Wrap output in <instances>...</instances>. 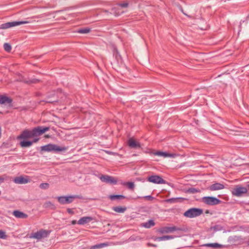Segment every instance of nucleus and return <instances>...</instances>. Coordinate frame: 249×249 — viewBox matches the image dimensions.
<instances>
[{"label":"nucleus","instance_id":"obj_46","mask_svg":"<svg viewBox=\"0 0 249 249\" xmlns=\"http://www.w3.org/2000/svg\"><path fill=\"white\" fill-rule=\"evenodd\" d=\"M54 102H55V101L49 100L47 101L48 103H53Z\"/></svg>","mask_w":249,"mask_h":249},{"label":"nucleus","instance_id":"obj_39","mask_svg":"<svg viewBox=\"0 0 249 249\" xmlns=\"http://www.w3.org/2000/svg\"><path fill=\"white\" fill-rule=\"evenodd\" d=\"M142 198L149 201H152L154 199V197L151 196H144Z\"/></svg>","mask_w":249,"mask_h":249},{"label":"nucleus","instance_id":"obj_25","mask_svg":"<svg viewBox=\"0 0 249 249\" xmlns=\"http://www.w3.org/2000/svg\"><path fill=\"white\" fill-rule=\"evenodd\" d=\"M112 210L116 213H124L126 210V207L120 206L113 207Z\"/></svg>","mask_w":249,"mask_h":249},{"label":"nucleus","instance_id":"obj_32","mask_svg":"<svg viewBox=\"0 0 249 249\" xmlns=\"http://www.w3.org/2000/svg\"><path fill=\"white\" fill-rule=\"evenodd\" d=\"M54 205L51 201H47L43 204V207L45 208H53Z\"/></svg>","mask_w":249,"mask_h":249},{"label":"nucleus","instance_id":"obj_52","mask_svg":"<svg viewBox=\"0 0 249 249\" xmlns=\"http://www.w3.org/2000/svg\"><path fill=\"white\" fill-rule=\"evenodd\" d=\"M138 198H142V197H140V196H138Z\"/></svg>","mask_w":249,"mask_h":249},{"label":"nucleus","instance_id":"obj_3","mask_svg":"<svg viewBox=\"0 0 249 249\" xmlns=\"http://www.w3.org/2000/svg\"><path fill=\"white\" fill-rule=\"evenodd\" d=\"M203 213L201 209L192 208L186 211L183 214L184 216L189 218H194L200 215Z\"/></svg>","mask_w":249,"mask_h":249},{"label":"nucleus","instance_id":"obj_51","mask_svg":"<svg viewBox=\"0 0 249 249\" xmlns=\"http://www.w3.org/2000/svg\"><path fill=\"white\" fill-rule=\"evenodd\" d=\"M132 156H137V155L136 154H133Z\"/></svg>","mask_w":249,"mask_h":249},{"label":"nucleus","instance_id":"obj_50","mask_svg":"<svg viewBox=\"0 0 249 249\" xmlns=\"http://www.w3.org/2000/svg\"><path fill=\"white\" fill-rule=\"evenodd\" d=\"M203 156H210L211 155H204Z\"/></svg>","mask_w":249,"mask_h":249},{"label":"nucleus","instance_id":"obj_18","mask_svg":"<svg viewBox=\"0 0 249 249\" xmlns=\"http://www.w3.org/2000/svg\"><path fill=\"white\" fill-rule=\"evenodd\" d=\"M13 214L18 218L25 219L27 218L28 215L18 210H15L13 212Z\"/></svg>","mask_w":249,"mask_h":249},{"label":"nucleus","instance_id":"obj_24","mask_svg":"<svg viewBox=\"0 0 249 249\" xmlns=\"http://www.w3.org/2000/svg\"><path fill=\"white\" fill-rule=\"evenodd\" d=\"M202 247H205L208 248H220L222 245L218 243H208L205 244L201 246Z\"/></svg>","mask_w":249,"mask_h":249},{"label":"nucleus","instance_id":"obj_38","mask_svg":"<svg viewBox=\"0 0 249 249\" xmlns=\"http://www.w3.org/2000/svg\"><path fill=\"white\" fill-rule=\"evenodd\" d=\"M114 55L115 56V57L116 59H118L119 57H121L120 55L119 54V53L116 49H114Z\"/></svg>","mask_w":249,"mask_h":249},{"label":"nucleus","instance_id":"obj_30","mask_svg":"<svg viewBox=\"0 0 249 249\" xmlns=\"http://www.w3.org/2000/svg\"><path fill=\"white\" fill-rule=\"evenodd\" d=\"M3 48L4 50L8 53L10 52L12 50V47L11 45L8 43H5L3 44Z\"/></svg>","mask_w":249,"mask_h":249},{"label":"nucleus","instance_id":"obj_8","mask_svg":"<svg viewBox=\"0 0 249 249\" xmlns=\"http://www.w3.org/2000/svg\"><path fill=\"white\" fill-rule=\"evenodd\" d=\"M202 202L208 205H216L221 203V201L213 196H205L202 198Z\"/></svg>","mask_w":249,"mask_h":249},{"label":"nucleus","instance_id":"obj_22","mask_svg":"<svg viewBox=\"0 0 249 249\" xmlns=\"http://www.w3.org/2000/svg\"><path fill=\"white\" fill-rule=\"evenodd\" d=\"M175 237L173 235H163L161 237H157L155 239V241H161L164 240H170L174 239Z\"/></svg>","mask_w":249,"mask_h":249},{"label":"nucleus","instance_id":"obj_12","mask_svg":"<svg viewBox=\"0 0 249 249\" xmlns=\"http://www.w3.org/2000/svg\"><path fill=\"white\" fill-rule=\"evenodd\" d=\"M147 152L150 155H154V156H180L178 154L175 153H170L166 152L157 151L153 149H148Z\"/></svg>","mask_w":249,"mask_h":249},{"label":"nucleus","instance_id":"obj_2","mask_svg":"<svg viewBox=\"0 0 249 249\" xmlns=\"http://www.w3.org/2000/svg\"><path fill=\"white\" fill-rule=\"evenodd\" d=\"M83 197L81 195H73L69 196H61L57 197L58 201L62 205L70 204L72 203L74 199H82Z\"/></svg>","mask_w":249,"mask_h":249},{"label":"nucleus","instance_id":"obj_35","mask_svg":"<svg viewBox=\"0 0 249 249\" xmlns=\"http://www.w3.org/2000/svg\"><path fill=\"white\" fill-rule=\"evenodd\" d=\"M49 184L47 183H41L39 185V187L41 189H48L49 188Z\"/></svg>","mask_w":249,"mask_h":249},{"label":"nucleus","instance_id":"obj_44","mask_svg":"<svg viewBox=\"0 0 249 249\" xmlns=\"http://www.w3.org/2000/svg\"><path fill=\"white\" fill-rule=\"evenodd\" d=\"M71 224L75 225L76 223H77V222L76 221V220H74L71 221Z\"/></svg>","mask_w":249,"mask_h":249},{"label":"nucleus","instance_id":"obj_43","mask_svg":"<svg viewBox=\"0 0 249 249\" xmlns=\"http://www.w3.org/2000/svg\"><path fill=\"white\" fill-rule=\"evenodd\" d=\"M148 245V246H151V247H157L156 245L151 244V243H149Z\"/></svg>","mask_w":249,"mask_h":249},{"label":"nucleus","instance_id":"obj_34","mask_svg":"<svg viewBox=\"0 0 249 249\" xmlns=\"http://www.w3.org/2000/svg\"><path fill=\"white\" fill-rule=\"evenodd\" d=\"M7 237V235L6 232L2 230H0V238L3 239H6Z\"/></svg>","mask_w":249,"mask_h":249},{"label":"nucleus","instance_id":"obj_48","mask_svg":"<svg viewBox=\"0 0 249 249\" xmlns=\"http://www.w3.org/2000/svg\"><path fill=\"white\" fill-rule=\"evenodd\" d=\"M104 152H106V153L108 154H111V153H110V152H108L107 151H105Z\"/></svg>","mask_w":249,"mask_h":249},{"label":"nucleus","instance_id":"obj_40","mask_svg":"<svg viewBox=\"0 0 249 249\" xmlns=\"http://www.w3.org/2000/svg\"><path fill=\"white\" fill-rule=\"evenodd\" d=\"M67 212L69 213V214H74V212L73 211L72 209H70V208H68L67 209Z\"/></svg>","mask_w":249,"mask_h":249},{"label":"nucleus","instance_id":"obj_29","mask_svg":"<svg viewBox=\"0 0 249 249\" xmlns=\"http://www.w3.org/2000/svg\"><path fill=\"white\" fill-rule=\"evenodd\" d=\"M124 185L126 186L129 189L133 190L135 187V184L132 182H126L124 183Z\"/></svg>","mask_w":249,"mask_h":249},{"label":"nucleus","instance_id":"obj_36","mask_svg":"<svg viewBox=\"0 0 249 249\" xmlns=\"http://www.w3.org/2000/svg\"><path fill=\"white\" fill-rule=\"evenodd\" d=\"M39 80L37 79H33L32 80H29V81H25L24 82L27 84H31V83H37L39 82Z\"/></svg>","mask_w":249,"mask_h":249},{"label":"nucleus","instance_id":"obj_7","mask_svg":"<svg viewBox=\"0 0 249 249\" xmlns=\"http://www.w3.org/2000/svg\"><path fill=\"white\" fill-rule=\"evenodd\" d=\"M49 130V127L38 126L32 129V134L33 135L34 138H36V137L42 135Z\"/></svg>","mask_w":249,"mask_h":249},{"label":"nucleus","instance_id":"obj_33","mask_svg":"<svg viewBox=\"0 0 249 249\" xmlns=\"http://www.w3.org/2000/svg\"><path fill=\"white\" fill-rule=\"evenodd\" d=\"M11 146V145L9 143L3 142L1 146L2 150H4Z\"/></svg>","mask_w":249,"mask_h":249},{"label":"nucleus","instance_id":"obj_6","mask_svg":"<svg viewBox=\"0 0 249 249\" xmlns=\"http://www.w3.org/2000/svg\"><path fill=\"white\" fill-rule=\"evenodd\" d=\"M30 23L29 21H12L8 22L5 23L1 24L0 25V29H6L9 28H11L16 26L20 25L21 24H24Z\"/></svg>","mask_w":249,"mask_h":249},{"label":"nucleus","instance_id":"obj_4","mask_svg":"<svg viewBox=\"0 0 249 249\" xmlns=\"http://www.w3.org/2000/svg\"><path fill=\"white\" fill-rule=\"evenodd\" d=\"M184 228L173 227H162L160 228L158 231L161 234L172 233L175 231H185Z\"/></svg>","mask_w":249,"mask_h":249},{"label":"nucleus","instance_id":"obj_16","mask_svg":"<svg viewBox=\"0 0 249 249\" xmlns=\"http://www.w3.org/2000/svg\"><path fill=\"white\" fill-rule=\"evenodd\" d=\"M224 188V185L223 184L215 183L210 186L208 189L211 191H214L222 190Z\"/></svg>","mask_w":249,"mask_h":249},{"label":"nucleus","instance_id":"obj_26","mask_svg":"<svg viewBox=\"0 0 249 249\" xmlns=\"http://www.w3.org/2000/svg\"><path fill=\"white\" fill-rule=\"evenodd\" d=\"M109 198L111 200H114L115 199H122L125 198L123 195H110Z\"/></svg>","mask_w":249,"mask_h":249},{"label":"nucleus","instance_id":"obj_13","mask_svg":"<svg viewBox=\"0 0 249 249\" xmlns=\"http://www.w3.org/2000/svg\"><path fill=\"white\" fill-rule=\"evenodd\" d=\"M32 134V129L31 130L26 129L21 132V133L18 137V139L26 140L29 138H34V136Z\"/></svg>","mask_w":249,"mask_h":249},{"label":"nucleus","instance_id":"obj_9","mask_svg":"<svg viewBox=\"0 0 249 249\" xmlns=\"http://www.w3.org/2000/svg\"><path fill=\"white\" fill-rule=\"evenodd\" d=\"M147 180L149 182L155 184H165L166 181L162 179L160 176L152 175L147 178Z\"/></svg>","mask_w":249,"mask_h":249},{"label":"nucleus","instance_id":"obj_23","mask_svg":"<svg viewBox=\"0 0 249 249\" xmlns=\"http://www.w3.org/2000/svg\"><path fill=\"white\" fill-rule=\"evenodd\" d=\"M109 245V244L107 242L100 243L99 244H96L93 246H92L90 247V249H99L106 247Z\"/></svg>","mask_w":249,"mask_h":249},{"label":"nucleus","instance_id":"obj_21","mask_svg":"<svg viewBox=\"0 0 249 249\" xmlns=\"http://www.w3.org/2000/svg\"><path fill=\"white\" fill-rule=\"evenodd\" d=\"M155 225V223L153 220H149L146 222L141 224V226L147 229H149Z\"/></svg>","mask_w":249,"mask_h":249},{"label":"nucleus","instance_id":"obj_45","mask_svg":"<svg viewBox=\"0 0 249 249\" xmlns=\"http://www.w3.org/2000/svg\"><path fill=\"white\" fill-rule=\"evenodd\" d=\"M4 181V178H2L0 176V184L2 182H3Z\"/></svg>","mask_w":249,"mask_h":249},{"label":"nucleus","instance_id":"obj_42","mask_svg":"<svg viewBox=\"0 0 249 249\" xmlns=\"http://www.w3.org/2000/svg\"><path fill=\"white\" fill-rule=\"evenodd\" d=\"M179 10L182 12V13H183V14H184L185 15L187 16V17H190L189 16L187 15L186 13H185L184 12V11H183V8L181 6H179Z\"/></svg>","mask_w":249,"mask_h":249},{"label":"nucleus","instance_id":"obj_19","mask_svg":"<svg viewBox=\"0 0 249 249\" xmlns=\"http://www.w3.org/2000/svg\"><path fill=\"white\" fill-rule=\"evenodd\" d=\"M14 180V182L17 184H25L29 181V179L25 178L22 176L15 178Z\"/></svg>","mask_w":249,"mask_h":249},{"label":"nucleus","instance_id":"obj_17","mask_svg":"<svg viewBox=\"0 0 249 249\" xmlns=\"http://www.w3.org/2000/svg\"><path fill=\"white\" fill-rule=\"evenodd\" d=\"M93 218L90 216H84L81 217L78 221L77 224L79 225H84L91 222Z\"/></svg>","mask_w":249,"mask_h":249},{"label":"nucleus","instance_id":"obj_14","mask_svg":"<svg viewBox=\"0 0 249 249\" xmlns=\"http://www.w3.org/2000/svg\"><path fill=\"white\" fill-rule=\"evenodd\" d=\"M39 138H34L32 141L23 140L20 142V145L22 147H28L31 146L33 143L37 142Z\"/></svg>","mask_w":249,"mask_h":249},{"label":"nucleus","instance_id":"obj_27","mask_svg":"<svg viewBox=\"0 0 249 249\" xmlns=\"http://www.w3.org/2000/svg\"><path fill=\"white\" fill-rule=\"evenodd\" d=\"M186 192L189 194H194L197 193H200V191L198 189H196L195 188H190L188 189Z\"/></svg>","mask_w":249,"mask_h":249},{"label":"nucleus","instance_id":"obj_10","mask_svg":"<svg viewBox=\"0 0 249 249\" xmlns=\"http://www.w3.org/2000/svg\"><path fill=\"white\" fill-rule=\"evenodd\" d=\"M99 178L102 182L109 184H116L117 183L115 178L108 175H101Z\"/></svg>","mask_w":249,"mask_h":249},{"label":"nucleus","instance_id":"obj_37","mask_svg":"<svg viewBox=\"0 0 249 249\" xmlns=\"http://www.w3.org/2000/svg\"><path fill=\"white\" fill-rule=\"evenodd\" d=\"M119 6L123 8H126L128 7V3L127 2L120 3L118 4Z\"/></svg>","mask_w":249,"mask_h":249},{"label":"nucleus","instance_id":"obj_15","mask_svg":"<svg viewBox=\"0 0 249 249\" xmlns=\"http://www.w3.org/2000/svg\"><path fill=\"white\" fill-rule=\"evenodd\" d=\"M127 144L131 148L137 149L140 147V143L132 138L127 141Z\"/></svg>","mask_w":249,"mask_h":249},{"label":"nucleus","instance_id":"obj_20","mask_svg":"<svg viewBox=\"0 0 249 249\" xmlns=\"http://www.w3.org/2000/svg\"><path fill=\"white\" fill-rule=\"evenodd\" d=\"M12 102V100L11 98L4 95H0V104H10Z\"/></svg>","mask_w":249,"mask_h":249},{"label":"nucleus","instance_id":"obj_28","mask_svg":"<svg viewBox=\"0 0 249 249\" xmlns=\"http://www.w3.org/2000/svg\"><path fill=\"white\" fill-rule=\"evenodd\" d=\"M223 229V227L219 225H216L213 227H211L210 228L211 230H213L214 232H216L217 231H221Z\"/></svg>","mask_w":249,"mask_h":249},{"label":"nucleus","instance_id":"obj_1","mask_svg":"<svg viewBox=\"0 0 249 249\" xmlns=\"http://www.w3.org/2000/svg\"><path fill=\"white\" fill-rule=\"evenodd\" d=\"M68 147L61 146L54 144H48L47 145L41 146V152H62L66 151L68 149Z\"/></svg>","mask_w":249,"mask_h":249},{"label":"nucleus","instance_id":"obj_5","mask_svg":"<svg viewBox=\"0 0 249 249\" xmlns=\"http://www.w3.org/2000/svg\"><path fill=\"white\" fill-rule=\"evenodd\" d=\"M232 195L237 197H241L247 193V188L240 185L235 186L231 191Z\"/></svg>","mask_w":249,"mask_h":249},{"label":"nucleus","instance_id":"obj_53","mask_svg":"<svg viewBox=\"0 0 249 249\" xmlns=\"http://www.w3.org/2000/svg\"><path fill=\"white\" fill-rule=\"evenodd\" d=\"M248 245L249 246V242L248 243Z\"/></svg>","mask_w":249,"mask_h":249},{"label":"nucleus","instance_id":"obj_47","mask_svg":"<svg viewBox=\"0 0 249 249\" xmlns=\"http://www.w3.org/2000/svg\"><path fill=\"white\" fill-rule=\"evenodd\" d=\"M247 188V190H249V184L247 185V186L245 187Z\"/></svg>","mask_w":249,"mask_h":249},{"label":"nucleus","instance_id":"obj_31","mask_svg":"<svg viewBox=\"0 0 249 249\" xmlns=\"http://www.w3.org/2000/svg\"><path fill=\"white\" fill-rule=\"evenodd\" d=\"M90 29L89 28H82L78 30V33L80 34H87L90 32Z\"/></svg>","mask_w":249,"mask_h":249},{"label":"nucleus","instance_id":"obj_49","mask_svg":"<svg viewBox=\"0 0 249 249\" xmlns=\"http://www.w3.org/2000/svg\"><path fill=\"white\" fill-rule=\"evenodd\" d=\"M202 154H197V156H202Z\"/></svg>","mask_w":249,"mask_h":249},{"label":"nucleus","instance_id":"obj_11","mask_svg":"<svg viewBox=\"0 0 249 249\" xmlns=\"http://www.w3.org/2000/svg\"><path fill=\"white\" fill-rule=\"evenodd\" d=\"M49 232L46 230H41L36 232L33 233L31 234L30 237L40 239L42 238L46 237L49 234Z\"/></svg>","mask_w":249,"mask_h":249},{"label":"nucleus","instance_id":"obj_41","mask_svg":"<svg viewBox=\"0 0 249 249\" xmlns=\"http://www.w3.org/2000/svg\"><path fill=\"white\" fill-rule=\"evenodd\" d=\"M175 200H176L175 198H170V199H167L166 200V201L168 202L173 203V202H174L175 201Z\"/></svg>","mask_w":249,"mask_h":249}]
</instances>
